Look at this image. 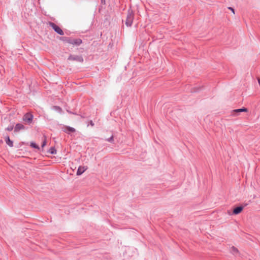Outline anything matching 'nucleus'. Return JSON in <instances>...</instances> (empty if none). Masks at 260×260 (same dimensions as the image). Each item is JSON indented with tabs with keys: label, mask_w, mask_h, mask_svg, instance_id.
<instances>
[{
	"label": "nucleus",
	"mask_w": 260,
	"mask_h": 260,
	"mask_svg": "<svg viewBox=\"0 0 260 260\" xmlns=\"http://www.w3.org/2000/svg\"><path fill=\"white\" fill-rule=\"evenodd\" d=\"M57 39L64 43H68L72 45L73 47H78L83 43V41L80 38H73L68 37H58Z\"/></svg>",
	"instance_id": "1"
},
{
	"label": "nucleus",
	"mask_w": 260,
	"mask_h": 260,
	"mask_svg": "<svg viewBox=\"0 0 260 260\" xmlns=\"http://www.w3.org/2000/svg\"><path fill=\"white\" fill-rule=\"evenodd\" d=\"M134 18L133 11L130 8L127 11V14L125 20V24L127 27H131L133 24Z\"/></svg>",
	"instance_id": "2"
},
{
	"label": "nucleus",
	"mask_w": 260,
	"mask_h": 260,
	"mask_svg": "<svg viewBox=\"0 0 260 260\" xmlns=\"http://www.w3.org/2000/svg\"><path fill=\"white\" fill-rule=\"evenodd\" d=\"M49 26L52 28V29L57 34L63 36L64 35V32L62 29L55 23L52 22H49Z\"/></svg>",
	"instance_id": "3"
},
{
	"label": "nucleus",
	"mask_w": 260,
	"mask_h": 260,
	"mask_svg": "<svg viewBox=\"0 0 260 260\" xmlns=\"http://www.w3.org/2000/svg\"><path fill=\"white\" fill-rule=\"evenodd\" d=\"M34 119V115L31 113H26L23 116L22 119L28 124H30Z\"/></svg>",
	"instance_id": "4"
},
{
	"label": "nucleus",
	"mask_w": 260,
	"mask_h": 260,
	"mask_svg": "<svg viewBox=\"0 0 260 260\" xmlns=\"http://www.w3.org/2000/svg\"><path fill=\"white\" fill-rule=\"evenodd\" d=\"M68 60H74L78 62H83L84 61L83 57L81 55L70 54L67 59Z\"/></svg>",
	"instance_id": "5"
},
{
	"label": "nucleus",
	"mask_w": 260,
	"mask_h": 260,
	"mask_svg": "<svg viewBox=\"0 0 260 260\" xmlns=\"http://www.w3.org/2000/svg\"><path fill=\"white\" fill-rule=\"evenodd\" d=\"M27 127L25 126L22 123H17L14 126V133H17L22 130H26Z\"/></svg>",
	"instance_id": "6"
},
{
	"label": "nucleus",
	"mask_w": 260,
	"mask_h": 260,
	"mask_svg": "<svg viewBox=\"0 0 260 260\" xmlns=\"http://www.w3.org/2000/svg\"><path fill=\"white\" fill-rule=\"evenodd\" d=\"M248 112V109L243 107L241 108L233 110L232 113L233 116H236L239 115L241 112Z\"/></svg>",
	"instance_id": "7"
},
{
	"label": "nucleus",
	"mask_w": 260,
	"mask_h": 260,
	"mask_svg": "<svg viewBox=\"0 0 260 260\" xmlns=\"http://www.w3.org/2000/svg\"><path fill=\"white\" fill-rule=\"evenodd\" d=\"M248 204L245 203L240 204L236 206H235L231 211H243V209L245 207H246ZM226 211H231L230 210H227Z\"/></svg>",
	"instance_id": "8"
},
{
	"label": "nucleus",
	"mask_w": 260,
	"mask_h": 260,
	"mask_svg": "<svg viewBox=\"0 0 260 260\" xmlns=\"http://www.w3.org/2000/svg\"><path fill=\"white\" fill-rule=\"evenodd\" d=\"M62 131L70 135L71 133H74L76 132V129L70 126H64L61 128Z\"/></svg>",
	"instance_id": "9"
},
{
	"label": "nucleus",
	"mask_w": 260,
	"mask_h": 260,
	"mask_svg": "<svg viewBox=\"0 0 260 260\" xmlns=\"http://www.w3.org/2000/svg\"><path fill=\"white\" fill-rule=\"evenodd\" d=\"M88 169V167L86 166H80L78 168L76 172L77 176H81Z\"/></svg>",
	"instance_id": "10"
},
{
	"label": "nucleus",
	"mask_w": 260,
	"mask_h": 260,
	"mask_svg": "<svg viewBox=\"0 0 260 260\" xmlns=\"http://www.w3.org/2000/svg\"><path fill=\"white\" fill-rule=\"evenodd\" d=\"M5 141L6 143L10 147H12L13 146V141L11 140L9 136L7 135L5 138Z\"/></svg>",
	"instance_id": "11"
},
{
	"label": "nucleus",
	"mask_w": 260,
	"mask_h": 260,
	"mask_svg": "<svg viewBox=\"0 0 260 260\" xmlns=\"http://www.w3.org/2000/svg\"><path fill=\"white\" fill-rule=\"evenodd\" d=\"M204 89V86L194 87L191 89V93L199 92L200 91L203 90Z\"/></svg>",
	"instance_id": "12"
},
{
	"label": "nucleus",
	"mask_w": 260,
	"mask_h": 260,
	"mask_svg": "<svg viewBox=\"0 0 260 260\" xmlns=\"http://www.w3.org/2000/svg\"><path fill=\"white\" fill-rule=\"evenodd\" d=\"M29 146L30 147H31L32 148L36 149L38 150L40 149V146L36 142H35L34 141H31L30 142Z\"/></svg>",
	"instance_id": "13"
},
{
	"label": "nucleus",
	"mask_w": 260,
	"mask_h": 260,
	"mask_svg": "<svg viewBox=\"0 0 260 260\" xmlns=\"http://www.w3.org/2000/svg\"><path fill=\"white\" fill-rule=\"evenodd\" d=\"M48 152L51 154H56L57 153V150L55 147H51L48 150Z\"/></svg>",
	"instance_id": "14"
},
{
	"label": "nucleus",
	"mask_w": 260,
	"mask_h": 260,
	"mask_svg": "<svg viewBox=\"0 0 260 260\" xmlns=\"http://www.w3.org/2000/svg\"><path fill=\"white\" fill-rule=\"evenodd\" d=\"M53 109L59 113H61L62 111V108L58 106H54Z\"/></svg>",
	"instance_id": "15"
},
{
	"label": "nucleus",
	"mask_w": 260,
	"mask_h": 260,
	"mask_svg": "<svg viewBox=\"0 0 260 260\" xmlns=\"http://www.w3.org/2000/svg\"><path fill=\"white\" fill-rule=\"evenodd\" d=\"M114 135H112L110 137L106 139L105 140L107 142H109L111 143L114 144Z\"/></svg>",
	"instance_id": "16"
},
{
	"label": "nucleus",
	"mask_w": 260,
	"mask_h": 260,
	"mask_svg": "<svg viewBox=\"0 0 260 260\" xmlns=\"http://www.w3.org/2000/svg\"><path fill=\"white\" fill-rule=\"evenodd\" d=\"M13 129H14V126L13 124H10L7 127L5 128L6 131H12Z\"/></svg>",
	"instance_id": "17"
},
{
	"label": "nucleus",
	"mask_w": 260,
	"mask_h": 260,
	"mask_svg": "<svg viewBox=\"0 0 260 260\" xmlns=\"http://www.w3.org/2000/svg\"><path fill=\"white\" fill-rule=\"evenodd\" d=\"M231 251L233 254H236L238 253L237 249L234 247H232L231 248Z\"/></svg>",
	"instance_id": "18"
},
{
	"label": "nucleus",
	"mask_w": 260,
	"mask_h": 260,
	"mask_svg": "<svg viewBox=\"0 0 260 260\" xmlns=\"http://www.w3.org/2000/svg\"><path fill=\"white\" fill-rule=\"evenodd\" d=\"M47 144V140L45 138V139L42 141L41 144V147L43 148Z\"/></svg>",
	"instance_id": "19"
},
{
	"label": "nucleus",
	"mask_w": 260,
	"mask_h": 260,
	"mask_svg": "<svg viewBox=\"0 0 260 260\" xmlns=\"http://www.w3.org/2000/svg\"><path fill=\"white\" fill-rule=\"evenodd\" d=\"M89 125H90L91 126H93L94 125V122L91 120L89 121L88 124L87 125V126H89Z\"/></svg>",
	"instance_id": "20"
},
{
	"label": "nucleus",
	"mask_w": 260,
	"mask_h": 260,
	"mask_svg": "<svg viewBox=\"0 0 260 260\" xmlns=\"http://www.w3.org/2000/svg\"><path fill=\"white\" fill-rule=\"evenodd\" d=\"M228 9L230 10L233 13H235V9L234 8L230 7H228Z\"/></svg>",
	"instance_id": "21"
},
{
	"label": "nucleus",
	"mask_w": 260,
	"mask_h": 260,
	"mask_svg": "<svg viewBox=\"0 0 260 260\" xmlns=\"http://www.w3.org/2000/svg\"><path fill=\"white\" fill-rule=\"evenodd\" d=\"M67 112L70 114H74V115H77V114L76 113H74V112H73L72 111H69V110H67Z\"/></svg>",
	"instance_id": "22"
},
{
	"label": "nucleus",
	"mask_w": 260,
	"mask_h": 260,
	"mask_svg": "<svg viewBox=\"0 0 260 260\" xmlns=\"http://www.w3.org/2000/svg\"><path fill=\"white\" fill-rule=\"evenodd\" d=\"M101 3L102 5H106V1L105 0H101Z\"/></svg>",
	"instance_id": "23"
},
{
	"label": "nucleus",
	"mask_w": 260,
	"mask_h": 260,
	"mask_svg": "<svg viewBox=\"0 0 260 260\" xmlns=\"http://www.w3.org/2000/svg\"><path fill=\"white\" fill-rule=\"evenodd\" d=\"M257 81H258V84H259V85L260 86V79L259 78L257 79Z\"/></svg>",
	"instance_id": "24"
},
{
	"label": "nucleus",
	"mask_w": 260,
	"mask_h": 260,
	"mask_svg": "<svg viewBox=\"0 0 260 260\" xmlns=\"http://www.w3.org/2000/svg\"><path fill=\"white\" fill-rule=\"evenodd\" d=\"M235 214H238L239 213V212H234Z\"/></svg>",
	"instance_id": "25"
},
{
	"label": "nucleus",
	"mask_w": 260,
	"mask_h": 260,
	"mask_svg": "<svg viewBox=\"0 0 260 260\" xmlns=\"http://www.w3.org/2000/svg\"><path fill=\"white\" fill-rule=\"evenodd\" d=\"M214 212L217 211L216 210L213 211Z\"/></svg>",
	"instance_id": "26"
}]
</instances>
